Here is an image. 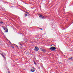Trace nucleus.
Listing matches in <instances>:
<instances>
[{"mask_svg":"<svg viewBox=\"0 0 73 73\" xmlns=\"http://www.w3.org/2000/svg\"><path fill=\"white\" fill-rule=\"evenodd\" d=\"M49 49L50 50H55V49H56V48H55V47H51Z\"/></svg>","mask_w":73,"mask_h":73,"instance_id":"obj_1","label":"nucleus"},{"mask_svg":"<svg viewBox=\"0 0 73 73\" xmlns=\"http://www.w3.org/2000/svg\"><path fill=\"white\" fill-rule=\"evenodd\" d=\"M35 68H31V71L32 72H35Z\"/></svg>","mask_w":73,"mask_h":73,"instance_id":"obj_2","label":"nucleus"},{"mask_svg":"<svg viewBox=\"0 0 73 73\" xmlns=\"http://www.w3.org/2000/svg\"><path fill=\"white\" fill-rule=\"evenodd\" d=\"M34 49L35 50L38 51V48L37 47H36L34 48Z\"/></svg>","mask_w":73,"mask_h":73,"instance_id":"obj_3","label":"nucleus"},{"mask_svg":"<svg viewBox=\"0 0 73 73\" xmlns=\"http://www.w3.org/2000/svg\"><path fill=\"white\" fill-rule=\"evenodd\" d=\"M39 17H40V19H43V18L44 17V16H42V15H39Z\"/></svg>","mask_w":73,"mask_h":73,"instance_id":"obj_4","label":"nucleus"},{"mask_svg":"<svg viewBox=\"0 0 73 73\" xmlns=\"http://www.w3.org/2000/svg\"><path fill=\"white\" fill-rule=\"evenodd\" d=\"M41 51L42 52H44L45 51V50L44 49H42V50H41Z\"/></svg>","mask_w":73,"mask_h":73,"instance_id":"obj_5","label":"nucleus"},{"mask_svg":"<svg viewBox=\"0 0 73 73\" xmlns=\"http://www.w3.org/2000/svg\"><path fill=\"white\" fill-rule=\"evenodd\" d=\"M2 28H3V29H4V30L5 31V27L2 26Z\"/></svg>","mask_w":73,"mask_h":73,"instance_id":"obj_6","label":"nucleus"},{"mask_svg":"<svg viewBox=\"0 0 73 73\" xmlns=\"http://www.w3.org/2000/svg\"><path fill=\"white\" fill-rule=\"evenodd\" d=\"M72 58H71L68 59V60H72Z\"/></svg>","mask_w":73,"mask_h":73,"instance_id":"obj_7","label":"nucleus"},{"mask_svg":"<svg viewBox=\"0 0 73 73\" xmlns=\"http://www.w3.org/2000/svg\"><path fill=\"white\" fill-rule=\"evenodd\" d=\"M1 54V55L4 58V55H3V54Z\"/></svg>","mask_w":73,"mask_h":73,"instance_id":"obj_8","label":"nucleus"},{"mask_svg":"<svg viewBox=\"0 0 73 73\" xmlns=\"http://www.w3.org/2000/svg\"><path fill=\"white\" fill-rule=\"evenodd\" d=\"M25 16H26H26H27V14H25Z\"/></svg>","mask_w":73,"mask_h":73,"instance_id":"obj_9","label":"nucleus"},{"mask_svg":"<svg viewBox=\"0 0 73 73\" xmlns=\"http://www.w3.org/2000/svg\"><path fill=\"white\" fill-rule=\"evenodd\" d=\"M34 64H35V65H36V62H34Z\"/></svg>","mask_w":73,"mask_h":73,"instance_id":"obj_10","label":"nucleus"},{"mask_svg":"<svg viewBox=\"0 0 73 73\" xmlns=\"http://www.w3.org/2000/svg\"><path fill=\"white\" fill-rule=\"evenodd\" d=\"M0 24H3V22H0Z\"/></svg>","mask_w":73,"mask_h":73,"instance_id":"obj_11","label":"nucleus"},{"mask_svg":"<svg viewBox=\"0 0 73 73\" xmlns=\"http://www.w3.org/2000/svg\"><path fill=\"white\" fill-rule=\"evenodd\" d=\"M39 29H41V30H42V29H41V28H39Z\"/></svg>","mask_w":73,"mask_h":73,"instance_id":"obj_12","label":"nucleus"},{"mask_svg":"<svg viewBox=\"0 0 73 73\" xmlns=\"http://www.w3.org/2000/svg\"><path fill=\"white\" fill-rule=\"evenodd\" d=\"M6 32L7 33V32H8V30H7V31H6Z\"/></svg>","mask_w":73,"mask_h":73,"instance_id":"obj_13","label":"nucleus"},{"mask_svg":"<svg viewBox=\"0 0 73 73\" xmlns=\"http://www.w3.org/2000/svg\"><path fill=\"white\" fill-rule=\"evenodd\" d=\"M26 13H28V12H26Z\"/></svg>","mask_w":73,"mask_h":73,"instance_id":"obj_14","label":"nucleus"}]
</instances>
